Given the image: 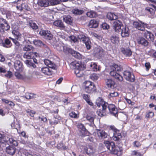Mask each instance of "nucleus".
<instances>
[{"instance_id":"18","label":"nucleus","mask_w":156,"mask_h":156,"mask_svg":"<svg viewBox=\"0 0 156 156\" xmlns=\"http://www.w3.org/2000/svg\"><path fill=\"white\" fill-rule=\"evenodd\" d=\"M137 41L138 44L144 47H147L148 45V41L143 37H139L137 39Z\"/></svg>"},{"instance_id":"19","label":"nucleus","mask_w":156,"mask_h":156,"mask_svg":"<svg viewBox=\"0 0 156 156\" xmlns=\"http://www.w3.org/2000/svg\"><path fill=\"white\" fill-rule=\"evenodd\" d=\"M16 148L13 147L9 146L6 148L5 151L7 153L12 156L15 153Z\"/></svg>"},{"instance_id":"25","label":"nucleus","mask_w":156,"mask_h":156,"mask_svg":"<svg viewBox=\"0 0 156 156\" xmlns=\"http://www.w3.org/2000/svg\"><path fill=\"white\" fill-rule=\"evenodd\" d=\"M113 151V154H115L118 156H120L122 154V148L121 147H115Z\"/></svg>"},{"instance_id":"7","label":"nucleus","mask_w":156,"mask_h":156,"mask_svg":"<svg viewBox=\"0 0 156 156\" xmlns=\"http://www.w3.org/2000/svg\"><path fill=\"white\" fill-rule=\"evenodd\" d=\"M123 75L126 79L128 81L133 82L135 80V77L133 74L129 71H126L123 73Z\"/></svg>"},{"instance_id":"8","label":"nucleus","mask_w":156,"mask_h":156,"mask_svg":"<svg viewBox=\"0 0 156 156\" xmlns=\"http://www.w3.org/2000/svg\"><path fill=\"white\" fill-rule=\"evenodd\" d=\"M133 26L138 30L144 31L145 30V27L147 26V24L141 21L134 22L133 23Z\"/></svg>"},{"instance_id":"49","label":"nucleus","mask_w":156,"mask_h":156,"mask_svg":"<svg viewBox=\"0 0 156 156\" xmlns=\"http://www.w3.org/2000/svg\"><path fill=\"white\" fill-rule=\"evenodd\" d=\"M145 10L149 12L152 15H154L155 13L154 10L151 8L147 7L146 8Z\"/></svg>"},{"instance_id":"35","label":"nucleus","mask_w":156,"mask_h":156,"mask_svg":"<svg viewBox=\"0 0 156 156\" xmlns=\"http://www.w3.org/2000/svg\"><path fill=\"white\" fill-rule=\"evenodd\" d=\"M41 71L43 73L48 75H50L51 74V71L47 67L42 68L41 69Z\"/></svg>"},{"instance_id":"30","label":"nucleus","mask_w":156,"mask_h":156,"mask_svg":"<svg viewBox=\"0 0 156 156\" xmlns=\"http://www.w3.org/2000/svg\"><path fill=\"white\" fill-rule=\"evenodd\" d=\"M12 34L15 37V38L18 40H20L21 35L19 32L18 28L15 29H13L12 31Z\"/></svg>"},{"instance_id":"5","label":"nucleus","mask_w":156,"mask_h":156,"mask_svg":"<svg viewBox=\"0 0 156 156\" xmlns=\"http://www.w3.org/2000/svg\"><path fill=\"white\" fill-rule=\"evenodd\" d=\"M78 38L81 41H83L85 43L86 47L87 49H89L91 48V42L89 38L83 35H80L78 36Z\"/></svg>"},{"instance_id":"55","label":"nucleus","mask_w":156,"mask_h":156,"mask_svg":"<svg viewBox=\"0 0 156 156\" xmlns=\"http://www.w3.org/2000/svg\"><path fill=\"white\" fill-rule=\"evenodd\" d=\"M88 151H87V154L89 155L93 154L94 152V150L91 147H89L88 148Z\"/></svg>"},{"instance_id":"36","label":"nucleus","mask_w":156,"mask_h":156,"mask_svg":"<svg viewBox=\"0 0 156 156\" xmlns=\"http://www.w3.org/2000/svg\"><path fill=\"white\" fill-rule=\"evenodd\" d=\"M113 28H116V27H123L122 23L119 20L115 21L113 24Z\"/></svg>"},{"instance_id":"1","label":"nucleus","mask_w":156,"mask_h":156,"mask_svg":"<svg viewBox=\"0 0 156 156\" xmlns=\"http://www.w3.org/2000/svg\"><path fill=\"white\" fill-rule=\"evenodd\" d=\"M122 69L121 66L117 64H113L111 68L112 70L110 72V74L118 80L122 81L123 80V77L118 73L121 71Z\"/></svg>"},{"instance_id":"10","label":"nucleus","mask_w":156,"mask_h":156,"mask_svg":"<svg viewBox=\"0 0 156 156\" xmlns=\"http://www.w3.org/2000/svg\"><path fill=\"white\" fill-rule=\"evenodd\" d=\"M79 131L82 135L87 136L89 134V132L87 130L83 125L81 123H79L77 125Z\"/></svg>"},{"instance_id":"47","label":"nucleus","mask_w":156,"mask_h":156,"mask_svg":"<svg viewBox=\"0 0 156 156\" xmlns=\"http://www.w3.org/2000/svg\"><path fill=\"white\" fill-rule=\"evenodd\" d=\"M91 69L94 71H97V65L94 63H92L90 65Z\"/></svg>"},{"instance_id":"2","label":"nucleus","mask_w":156,"mask_h":156,"mask_svg":"<svg viewBox=\"0 0 156 156\" xmlns=\"http://www.w3.org/2000/svg\"><path fill=\"white\" fill-rule=\"evenodd\" d=\"M108 103L101 97L98 98V115L102 117L106 115V110Z\"/></svg>"},{"instance_id":"23","label":"nucleus","mask_w":156,"mask_h":156,"mask_svg":"<svg viewBox=\"0 0 156 156\" xmlns=\"http://www.w3.org/2000/svg\"><path fill=\"white\" fill-rule=\"evenodd\" d=\"M121 51L125 56L127 57H129L132 55V52L129 48H122V49Z\"/></svg>"},{"instance_id":"12","label":"nucleus","mask_w":156,"mask_h":156,"mask_svg":"<svg viewBox=\"0 0 156 156\" xmlns=\"http://www.w3.org/2000/svg\"><path fill=\"white\" fill-rule=\"evenodd\" d=\"M40 34L43 36L45 38L51 40L52 37V35L50 33V31L48 30H41L39 32Z\"/></svg>"},{"instance_id":"28","label":"nucleus","mask_w":156,"mask_h":156,"mask_svg":"<svg viewBox=\"0 0 156 156\" xmlns=\"http://www.w3.org/2000/svg\"><path fill=\"white\" fill-rule=\"evenodd\" d=\"M107 17L108 19L111 20H116L118 16L114 13L108 12L107 15Z\"/></svg>"},{"instance_id":"34","label":"nucleus","mask_w":156,"mask_h":156,"mask_svg":"<svg viewBox=\"0 0 156 156\" xmlns=\"http://www.w3.org/2000/svg\"><path fill=\"white\" fill-rule=\"evenodd\" d=\"M12 45L10 40L8 38H6L4 40V47L6 48H10Z\"/></svg>"},{"instance_id":"43","label":"nucleus","mask_w":156,"mask_h":156,"mask_svg":"<svg viewBox=\"0 0 156 156\" xmlns=\"http://www.w3.org/2000/svg\"><path fill=\"white\" fill-rule=\"evenodd\" d=\"M9 38L12 40V41L13 42V43L16 45V46L15 47V48L16 49H17L20 46V44L18 41L17 40L16 38L14 39L12 38L11 37H9Z\"/></svg>"},{"instance_id":"63","label":"nucleus","mask_w":156,"mask_h":156,"mask_svg":"<svg viewBox=\"0 0 156 156\" xmlns=\"http://www.w3.org/2000/svg\"><path fill=\"white\" fill-rule=\"evenodd\" d=\"M133 145L134 147H138L140 146L141 144L139 141H136L133 142Z\"/></svg>"},{"instance_id":"48","label":"nucleus","mask_w":156,"mask_h":156,"mask_svg":"<svg viewBox=\"0 0 156 156\" xmlns=\"http://www.w3.org/2000/svg\"><path fill=\"white\" fill-rule=\"evenodd\" d=\"M30 27L33 30H37L38 29V27L36 23L34 22H31L30 23Z\"/></svg>"},{"instance_id":"53","label":"nucleus","mask_w":156,"mask_h":156,"mask_svg":"<svg viewBox=\"0 0 156 156\" xmlns=\"http://www.w3.org/2000/svg\"><path fill=\"white\" fill-rule=\"evenodd\" d=\"M69 37L70 40L74 43L78 41L77 39L74 35L70 36Z\"/></svg>"},{"instance_id":"6","label":"nucleus","mask_w":156,"mask_h":156,"mask_svg":"<svg viewBox=\"0 0 156 156\" xmlns=\"http://www.w3.org/2000/svg\"><path fill=\"white\" fill-rule=\"evenodd\" d=\"M0 27L3 30H8L10 28L7 21L2 18H0Z\"/></svg>"},{"instance_id":"14","label":"nucleus","mask_w":156,"mask_h":156,"mask_svg":"<svg viewBox=\"0 0 156 156\" xmlns=\"http://www.w3.org/2000/svg\"><path fill=\"white\" fill-rule=\"evenodd\" d=\"M108 136V134L103 130H101L98 129V140L102 141L106 138Z\"/></svg>"},{"instance_id":"9","label":"nucleus","mask_w":156,"mask_h":156,"mask_svg":"<svg viewBox=\"0 0 156 156\" xmlns=\"http://www.w3.org/2000/svg\"><path fill=\"white\" fill-rule=\"evenodd\" d=\"M76 68L75 69V73L78 77H80L82 76L83 72L82 70L83 69L84 66L82 65H76Z\"/></svg>"},{"instance_id":"22","label":"nucleus","mask_w":156,"mask_h":156,"mask_svg":"<svg viewBox=\"0 0 156 156\" xmlns=\"http://www.w3.org/2000/svg\"><path fill=\"white\" fill-rule=\"evenodd\" d=\"M54 25L62 30H65L66 27L64 25L63 22L61 20H58L55 21L54 23Z\"/></svg>"},{"instance_id":"13","label":"nucleus","mask_w":156,"mask_h":156,"mask_svg":"<svg viewBox=\"0 0 156 156\" xmlns=\"http://www.w3.org/2000/svg\"><path fill=\"white\" fill-rule=\"evenodd\" d=\"M109 112L115 116L118 113V110L115 105L112 104H108L107 105Z\"/></svg>"},{"instance_id":"58","label":"nucleus","mask_w":156,"mask_h":156,"mask_svg":"<svg viewBox=\"0 0 156 156\" xmlns=\"http://www.w3.org/2000/svg\"><path fill=\"white\" fill-rule=\"evenodd\" d=\"M103 29H108L109 28V26L107 23H105L102 24L101 26Z\"/></svg>"},{"instance_id":"33","label":"nucleus","mask_w":156,"mask_h":156,"mask_svg":"<svg viewBox=\"0 0 156 156\" xmlns=\"http://www.w3.org/2000/svg\"><path fill=\"white\" fill-rule=\"evenodd\" d=\"M37 96V95L36 94L27 93L25 95L24 97L26 99H29L35 98H36Z\"/></svg>"},{"instance_id":"62","label":"nucleus","mask_w":156,"mask_h":156,"mask_svg":"<svg viewBox=\"0 0 156 156\" xmlns=\"http://www.w3.org/2000/svg\"><path fill=\"white\" fill-rule=\"evenodd\" d=\"M87 119L90 122H92L93 121L94 118L93 117L91 116L88 115H87L86 116Z\"/></svg>"},{"instance_id":"59","label":"nucleus","mask_w":156,"mask_h":156,"mask_svg":"<svg viewBox=\"0 0 156 156\" xmlns=\"http://www.w3.org/2000/svg\"><path fill=\"white\" fill-rule=\"evenodd\" d=\"M57 147L58 149L62 148L65 149L66 148V147L63 145V144L62 143H60L57 145Z\"/></svg>"},{"instance_id":"51","label":"nucleus","mask_w":156,"mask_h":156,"mask_svg":"<svg viewBox=\"0 0 156 156\" xmlns=\"http://www.w3.org/2000/svg\"><path fill=\"white\" fill-rule=\"evenodd\" d=\"M118 95V94L117 92H113L112 93H110L108 95V98H113L114 97H117Z\"/></svg>"},{"instance_id":"3","label":"nucleus","mask_w":156,"mask_h":156,"mask_svg":"<svg viewBox=\"0 0 156 156\" xmlns=\"http://www.w3.org/2000/svg\"><path fill=\"white\" fill-rule=\"evenodd\" d=\"M84 84L85 85L84 90L86 92L90 93L94 91H96V87L92 82L87 81L84 83Z\"/></svg>"},{"instance_id":"16","label":"nucleus","mask_w":156,"mask_h":156,"mask_svg":"<svg viewBox=\"0 0 156 156\" xmlns=\"http://www.w3.org/2000/svg\"><path fill=\"white\" fill-rule=\"evenodd\" d=\"M14 68L16 70L22 71L23 68L22 63L19 60H16L14 62Z\"/></svg>"},{"instance_id":"54","label":"nucleus","mask_w":156,"mask_h":156,"mask_svg":"<svg viewBox=\"0 0 156 156\" xmlns=\"http://www.w3.org/2000/svg\"><path fill=\"white\" fill-rule=\"evenodd\" d=\"M90 78L93 80H97L98 79V76L96 73H93L90 76Z\"/></svg>"},{"instance_id":"11","label":"nucleus","mask_w":156,"mask_h":156,"mask_svg":"<svg viewBox=\"0 0 156 156\" xmlns=\"http://www.w3.org/2000/svg\"><path fill=\"white\" fill-rule=\"evenodd\" d=\"M104 144L107 148L113 154L115 147L114 143L113 142H110L108 141H106L104 142Z\"/></svg>"},{"instance_id":"24","label":"nucleus","mask_w":156,"mask_h":156,"mask_svg":"<svg viewBox=\"0 0 156 156\" xmlns=\"http://www.w3.org/2000/svg\"><path fill=\"white\" fill-rule=\"evenodd\" d=\"M49 0H39L37 2L38 5L41 7H46L49 5Z\"/></svg>"},{"instance_id":"15","label":"nucleus","mask_w":156,"mask_h":156,"mask_svg":"<svg viewBox=\"0 0 156 156\" xmlns=\"http://www.w3.org/2000/svg\"><path fill=\"white\" fill-rule=\"evenodd\" d=\"M144 36L148 41H151L153 42L154 40V35L150 32L148 31L145 32L144 34Z\"/></svg>"},{"instance_id":"21","label":"nucleus","mask_w":156,"mask_h":156,"mask_svg":"<svg viewBox=\"0 0 156 156\" xmlns=\"http://www.w3.org/2000/svg\"><path fill=\"white\" fill-rule=\"evenodd\" d=\"M120 32L122 37H128L129 35V29L126 27H122Z\"/></svg>"},{"instance_id":"64","label":"nucleus","mask_w":156,"mask_h":156,"mask_svg":"<svg viewBox=\"0 0 156 156\" xmlns=\"http://www.w3.org/2000/svg\"><path fill=\"white\" fill-rule=\"evenodd\" d=\"M70 116L72 118H77V115L74 112H72L69 114Z\"/></svg>"},{"instance_id":"20","label":"nucleus","mask_w":156,"mask_h":156,"mask_svg":"<svg viewBox=\"0 0 156 156\" xmlns=\"http://www.w3.org/2000/svg\"><path fill=\"white\" fill-rule=\"evenodd\" d=\"M106 85L108 87H110L112 88H114L116 87V84L114 81L111 79H107L106 80Z\"/></svg>"},{"instance_id":"37","label":"nucleus","mask_w":156,"mask_h":156,"mask_svg":"<svg viewBox=\"0 0 156 156\" xmlns=\"http://www.w3.org/2000/svg\"><path fill=\"white\" fill-rule=\"evenodd\" d=\"M111 42L114 44H117L119 42V38L115 36H113L111 37Z\"/></svg>"},{"instance_id":"42","label":"nucleus","mask_w":156,"mask_h":156,"mask_svg":"<svg viewBox=\"0 0 156 156\" xmlns=\"http://www.w3.org/2000/svg\"><path fill=\"white\" fill-rule=\"evenodd\" d=\"M8 141L10 144L13 145L15 146H17L18 144L17 141L15 140L13 138H9Z\"/></svg>"},{"instance_id":"29","label":"nucleus","mask_w":156,"mask_h":156,"mask_svg":"<svg viewBox=\"0 0 156 156\" xmlns=\"http://www.w3.org/2000/svg\"><path fill=\"white\" fill-rule=\"evenodd\" d=\"M43 51L45 55L47 56L51 54V50L48 46L45 44L42 47Z\"/></svg>"},{"instance_id":"44","label":"nucleus","mask_w":156,"mask_h":156,"mask_svg":"<svg viewBox=\"0 0 156 156\" xmlns=\"http://www.w3.org/2000/svg\"><path fill=\"white\" fill-rule=\"evenodd\" d=\"M104 55V52L103 49L101 47L98 48V55L100 57H103Z\"/></svg>"},{"instance_id":"17","label":"nucleus","mask_w":156,"mask_h":156,"mask_svg":"<svg viewBox=\"0 0 156 156\" xmlns=\"http://www.w3.org/2000/svg\"><path fill=\"white\" fill-rule=\"evenodd\" d=\"M44 62L45 65L49 67L54 69H56L57 66L55 64L50 60L46 59L44 60Z\"/></svg>"},{"instance_id":"60","label":"nucleus","mask_w":156,"mask_h":156,"mask_svg":"<svg viewBox=\"0 0 156 156\" xmlns=\"http://www.w3.org/2000/svg\"><path fill=\"white\" fill-rule=\"evenodd\" d=\"M132 154L135 156H142V154L141 153L135 151H132Z\"/></svg>"},{"instance_id":"4","label":"nucleus","mask_w":156,"mask_h":156,"mask_svg":"<svg viewBox=\"0 0 156 156\" xmlns=\"http://www.w3.org/2000/svg\"><path fill=\"white\" fill-rule=\"evenodd\" d=\"M62 48L61 49V50L62 51L65 52L67 53V51H70L73 56L75 58L78 59H80L82 58L81 54L78 52L71 49L70 48L67 47L66 46H62Z\"/></svg>"},{"instance_id":"46","label":"nucleus","mask_w":156,"mask_h":156,"mask_svg":"<svg viewBox=\"0 0 156 156\" xmlns=\"http://www.w3.org/2000/svg\"><path fill=\"white\" fill-rule=\"evenodd\" d=\"M49 3L51 5H55L59 4L60 3L59 0H49Z\"/></svg>"},{"instance_id":"56","label":"nucleus","mask_w":156,"mask_h":156,"mask_svg":"<svg viewBox=\"0 0 156 156\" xmlns=\"http://www.w3.org/2000/svg\"><path fill=\"white\" fill-rule=\"evenodd\" d=\"M5 76L6 78H10L12 77L13 74L12 72L10 71H8Z\"/></svg>"},{"instance_id":"39","label":"nucleus","mask_w":156,"mask_h":156,"mask_svg":"<svg viewBox=\"0 0 156 156\" xmlns=\"http://www.w3.org/2000/svg\"><path fill=\"white\" fill-rule=\"evenodd\" d=\"M34 43L37 46H40L41 48L44 45V44L42 43L41 41L39 40H35L34 41Z\"/></svg>"},{"instance_id":"40","label":"nucleus","mask_w":156,"mask_h":156,"mask_svg":"<svg viewBox=\"0 0 156 156\" xmlns=\"http://www.w3.org/2000/svg\"><path fill=\"white\" fill-rule=\"evenodd\" d=\"M86 14L88 16L91 18L96 17L97 16L96 13L93 11L88 12Z\"/></svg>"},{"instance_id":"31","label":"nucleus","mask_w":156,"mask_h":156,"mask_svg":"<svg viewBox=\"0 0 156 156\" xmlns=\"http://www.w3.org/2000/svg\"><path fill=\"white\" fill-rule=\"evenodd\" d=\"M25 63L28 67H31L34 68L36 67V65L33 62L32 60H27L25 61Z\"/></svg>"},{"instance_id":"26","label":"nucleus","mask_w":156,"mask_h":156,"mask_svg":"<svg viewBox=\"0 0 156 156\" xmlns=\"http://www.w3.org/2000/svg\"><path fill=\"white\" fill-rule=\"evenodd\" d=\"M122 136L119 133V131L117 133H113V136H112L113 139L115 141H120L122 138Z\"/></svg>"},{"instance_id":"41","label":"nucleus","mask_w":156,"mask_h":156,"mask_svg":"<svg viewBox=\"0 0 156 156\" xmlns=\"http://www.w3.org/2000/svg\"><path fill=\"white\" fill-rule=\"evenodd\" d=\"M33 48V47L31 45H27L23 47V50L24 51H30L32 50Z\"/></svg>"},{"instance_id":"32","label":"nucleus","mask_w":156,"mask_h":156,"mask_svg":"<svg viewBox=\"0 0 156 156\" xmlns=\"http://www.w3.org/2000/svg\"><path fill=\"white\" fill-rule=\"evenodd\" d=\"M89 27L90 28H96L98 27V23L96 20H92L89 23Z\"/></svg>"},{"instance_id":"38","label":"nucleus","mask_w":156,"mask_h":156,"mask_svg":"<svg viewBox=\"0 0 156 156\" xmlns=\"http://www.w3.org/2000/svg\"><path fill=\"white\" fill-rule=\"evenodd\" d=\"M72 12L74 14L77 15H80L83 12V11L78 9H75L72 10Z\"/></svg>"},{"instance_id":"50","label":"nucleus","mask_w":156,"mask_h":156,"mask_svg":"<svg viewBox=\"0 0 156 156\" xmlns=\"http://www.w3.org/2000/svg\"><path fill=\"white\" fill-rule=\"evenodd\" d=\"M32 53H30L29 54L25 53L23 55V57L24 58L30 59L31 58L33 57H34L33 56H32Z\"/></svg>"},{"instance_id":"57","label":"nucleus","mask_w":156,"mask_h":156,"mask_svg":"<svg viewBox=\"0 0 156 156\" xmlns=\"http://www.w3.org/2000/svg\"><path fill=\"white\" fill-rule=\"evenodd\" d=\"M154 115L153 112H150L146 113V117L147 118H150L152 117Z\"/></svg>"},{"instance_id":"27","label":"nucleus","mask_w":156,"mask_h":156,"mask_svg":"<svg viewBox=\"0 0 156 156\" xmlns=\"http://www.w3.org/2000/svg\"><path fill=\"white\" fill-rule=\"evenodd\" d=\"M64 21L67 24L71 25L73 23V19L72 17L69 15L64 16H63Z\"/></svg>"},{"instance_id":"52","label":"nucleus","mask_w":156,"mask_h":156,"mask_svg":"<svg viewBox=\"0 0 156 156\" xmlns=\"http://www.w3.org/2000/svg\"><path fill=\"white\" fill-rule=\"evenodd\" d=\"M21 7L22 9H24L27 10H30V9L27 4H22L21 5Z\"/></svg>"},{"instance_id":"61","label":"nucleus","mask_w":156,"mask_h":156,"mask_svg":"<svg viewBox=\"0 0 156 156\" xmlns=\"http://www.w3.org/2000/svg\"><path fill=\"white\" fill-rule=\"evenodd\" d=\"M110 128L113 131V133H117V132H118L119 131V130L116 128L114 126H110Z\"/></svg>"},{"instance_id":"45","label":"nucleus","mask_w":156,"mask_h":156,"mask_svg":"<svg viewBox=\"0 0 156 156\" xmlns=\"http://www.w3.org/2000/svg\"><path fill=\"white\" fill-rule=\"evenodd\" d=\"M7 140H5L4 138L0 139V151L3 150V147L4 145V143L7 142Z\"/></svg>"}]
</instances>
